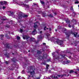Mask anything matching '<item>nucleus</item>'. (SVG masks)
<instances>
[{
  "instance_id": "obj_33",
  "label": "nucleus",
  "mask_w": 79,
  "mask_h": 79,
  "mask_svg": "<svg viewBox=\"0 0 79 79\" xmlns=\"http://www.w3.org/2000/svg\"><path fill=\"white\" fill-rule=\"evenodd\" d=\"M33 5L32 6H35V5H37V4L35 3H33Z\"/></svg>"
},
{
  "instance_id": "obj_52",
  "label": "nucleus",
  "mask_w": 79,
  "mask_h": 79,
  "mask_svg": "<svg viewBox=\"0 0 79 79\" xmlns=\"http://www.w3.org/2000/svg\"><path fill=\"white\" fill-rule=\"evenodd\" d=\"M58 28H61V27L60 26H59L58 27Z\"/></svg>"
},
{
  "instance_id": "obj_36",
  "label": "nucleus",
  "mask_w": 79,
  "mask_h": 79,
  "mask_svg": "<svg viewBox=\"0 0 79 79\" xmlns=\"http://www.w3.org/2000/svg\"><path fill=\"white\" fill-rule=\"evenodd\" d=\"M29 68H30V69H32V66H30L29 67Z\"/></svg>"
},
{
  "instance_id": "obj_48",
  "label": "nucleus",
  "mask_w": 79,
  "mask_h": 79,
  "mask_svg": "<svg viewBox=\"0 0 79 79\" xmlns=\"http://www.w3.org/2000/svg\"><path fill=\"white\" fill-rule=\"evenodd\" d=\"M43 45H46V43H43Z\"/></svg>"
},
{
  "instance_id": "obj_34",
  "label": "nucleus",
  "mask_w": 79,
  "mask_h": 79,
  "mask_svg": "<svg viewBox=\"0 0 79 79\" xmlns=\"http://www.w3.org/2000/svg\"><path fill=\"white\" fill-rule=\"evenodd\" d=\"M56 53H57L56 52H53V53H52V55H55V54H56Z\"/></svg>"
},
{
  "instance_id": "obj_16",
  "label": "nucleus",
  "mask_w": 79,
  "mask_h": 79,
  "mask_svg": "<svg viewBox=\"0 0 79 79\" xmlns=\"http://www.w3.org/2000/svg\"><path fill=\"white\" fill-rule=\"evenodd\" d=\"M38 39H42V37L40 35H38Z\"/></svg>"
},
{
  "instance_id": "obj_21",
  "label": "nucleus",
  "mask_w": 79,
  "mask_h": 79,
  "mask_svg": "<svg viewBox=\"0 0 79 79\" xmlns=\"http://www.w3.org/2000/svg\"><path fill=\"white\" fill-rule=\"evenodd\" d=\"M72 15L73 17H74V16H76V13H75V12H73V14H72Z\"/></svg>"
},
{
  "instance_id": "obj_9",
  "label": "nucleus",
  "mask_w": 79,
  "mask_h": 79,
  "mask_svg": "<svg viewBox=\"0 0 79 79\" xmlns=\"http://www.w3.org/2000/svg\"><path fill=\"white\" fill-rule=\"evenodd\" d=\"M37 23H38V21L36 22V23H34L35 24V25L34 26V28H37L38 27Z\"/></svg>"
},
{
  "instance_id": "obj_54",
  "label": "nucleus",
  "mask_w": 79,
  "mask_h": 79,
  "mask_svg": "<svg viewBox=\"0 0 79 79\" xmlns=\"http://www.w3.org/2000/svg\"><path fill=\"white\" fill-rule=\"evenodd\" d=\"M77 70L78 71H79V69H77Z\"/></svg>"
},
{
  "instance_id": "obj_6",
  "label": "nucleus",
  "mask_w": 79,
  "mask_h": 79,
  "mask_svg": "<svg viewBox=\"0 0 79 79\" xmlns=\"http://www.w3.org/2000/svg\"><path fill=\"white\" fill-rule=\"evenodd\" d=\"M74 58H73L71 57V56H69V58H70V59H71V60H76V59H77V56H73Z\"/></svg>"
},
{
  "instance_id": "obj_64",
  "label": "nucleus",
  "mask_w": 79,
  "mask_h": 79,
  "mask_svg": "<svg viewBox=\"0 0 79 79\" xmlns=\"http://www.w3.org/2000/svg\"><path fill=\"white\" fill-rule=\"evenodd\" d=\"M48 8H49V6H48Z\"/></svg>"
},
{
  "instance_id": "obj_2",
  "label": "nucleus",
  "mask_w": 79,
  "mask_h": 79,
  "mask_svg": "<svg viewBox=\"0 0 79 79\" xmlns=\"http://www.w3.org/2000/svg\"><path fill=\"white\" fill-rule=\"evenodd\" d=\"M65 57V55L63 54H61L60 55H56V56H53V59L54 60H58L60 58H64Z\"/></svg>"
},
{
  "instance_id": "obj_60",
  "label": "nucleus",
  "mask_w": 79,
  "mask_h": 79,
  "mask_svg": "<svg viewBox=\"0 0 79 79\" xmlns=\"http://www.w3.org/2000/svg\"><path fill=\"white\" fill-rule=\"evenodd\" d=\"M28 52H30V50L28 51Z\"/></svg>"
},
{
  "instance_id": "obj_26",
  "label": "nucleus",
  "mask_w": 79,
  "mask_h": 79,
  "mask_svg": "<svg viewBox=\"0 0 79 79\" xmlns=\"http://www.w3.org/2000/svg\"><path fill=\"white\" fill-rule=\"evenodd\" d=\"M40 3L42 4V5H44V2L41 1V0H40Z\"/></svg>"
},
{
  "instance_id": "obj_30",
  "label": "nucleus",
  "mask_w": 79,
  "mask_h": 79,
  "mask_svg": "<svg viewBox=\"0 0 79 79\" xmlns=\"http://www.w3.org/2000/svg\"><path fill=\"white\" fill-rule=\"evenodd\" d=\"M6 38H7V39L10 38V37H9V36L7 35H6Z\"/></svg>"
},
{
  "instance_id": "obj_8",
  "label": "nucleus",
  "mask_w": 79,
  "mask_h": 79,
  "mask_svg": "<svg viewBox=\"0 0 79 79\" xmlns=\"http://www.w3.org/2000/svg\"><path fill=\"white\" fill-rule=\"evenodd\" d=\"M5 47H6V48H11V47L10 46V45L9 44H6L4 45Z\"/></svg>"
},
{
  "instance_id": "obj_53",
  "label": "nucleus",
  "mask_w": 79,
  "mask_h": 79,
  "mask_svg": "<svg viewBox=\"0 0 79 79\" xmlns=\"http://www.w3.org/2000/svg\"><path fill=\"white\" fill-rule=\"evenodd\" d=\"M54 15H56V13H54Z\"/></svg>"
},
{
  "instance_id": "obj_1",
  "label": "nucleus",
  "mask_w": 79,
  "mask_h": 79,
  "mask_svg": "<svg viewBox=\"0 0 79 79\" xmlns=\"http://www.w3.org/2000/svg\"><path fill=\"white\" fill-rule=\"evenodd\" d=\"M50 40L52 42H56L59 45H62L63 44V41L60 40L58 39H55L54 37L51 38Z\"/></svg>"
},
{
  "instance_id": "obj_23",
  "label": "nucleus",
  "mask_w": 79,
  "mask_h": 79,
  "mask_svg": "<svg viewBox=\"0 0 79 79\" xmlns=\"http://www.w3.org/2000/svg\"><path fill=\"white\" fill-rule=\"evenodd\" d=\"M46 29H48V28H47V27L45 26V27H44V31H46Z\"/></svg>"
},
{
  "instance_id": "obj_18",
  "label": "nucleus",
  "mask_w": 79,
  "mask_h": 79,
  "mask_svg": "<svg viewBox=\"0 0 79 79\" xmlns=\"http://www.w3.org/2000/svg\"><path fill=\"white\" fill-rule=\"evenodd\" d=\"M5 63L6 64H8L9 63H10V61H5Z\"/></svg>"
},
{
  "instance_id": "obj_28",
  "label": "nucleus",
  "mask_w": 79,
  "mask_h": 79,
  "mask_svg": "<svg viewBox=\"0 0 79 79\" xmlns=\"http://www.w3.org/2000/svg\"><path fill=\"white\" fill-rule=\"evenodd\" d=\"M76 34H75V33H73V35L74 36V37H76V36H77V33L76 32Z\"/></svg>"
},
{
  "instance_id": "obj_17",
  "label": "nucleus",
  "mask_w": 79,
  "mask_h": 79,
  "mask_svg": "<svg viewBox=\"0 0 79 79\" xmlns=\"http://www.w3.org/2000/svg\"><path fill=\"white\" fill-rule=\"evenodd\" d=\"M34 74V71L30 72V74L31 75H33Z\"/></svg>"
},
{
  "instance_id": "obj_51",
  "label": "nucleus",
  "mask_w": 79,
  "mask_h": 79,
  "mask_svg": "<svg viewBox=\"0 0 79 79\" xmlns=\"http://www.w3.org/2000/svg\"><path fill=\"white\" fill-rule=\"evenodd\" d=\"M40 34H42V31H41L40 32Z\"/></svg>"
},
{
  "instance_id": "obj_40",
  "label": "nucleus",
  "mask_w": 79,
  "mask_h": 79,
  "mask_svg": "<svg viewBox=\"0 0 79 79\" xmlns=\"http://www.w3.org/2000/svg\"><path fill=\"white\" fill-rule=\"evenodd\" d=\"M49 31H52V28H49Z\"/></svg>"
},
{
  "instance_id": "obj_42",
  "label": "nucleus",
  "mask_w": 79,
  "mask_h": 79,
  "mask_svg": "<svg viewBox=\"0 0 79 79\" xmlns=\"http://www.w3.org/2000/svg\"><path fill=\"white\" fill-rule=\"evenodd\" d=\"M47 61H48V62L50 61V59H48L47 60Z\"/></svg>"
},
{
  "instance_id": "obj_39",
  "label": "nucleus",
  "mask_w": 79,
  "mask_h": 79,
  "mask_svg": "<svg viewBox=\"0 0 79 79\" xmlns=\"http://www.w3.org/2000/svg\"><path fill=\"white\" fill-rule=\"evenodd\" d=\"M1 37H3L4 36V35H0Z\"/></svg>"
},
{
  "instance_id": "obj_59",
  "label": "nucleus",
  "mask_w": 79,
  "mask_h": 79,
  "mask_svg": "<svg viewBox=\"0 0 79 79\" xmlns=\"http://www.w3.org/2000/svg\"><path fill=\"white\" fill-rule=\"evenodd\" d=\"M56 31H57V30L56 29Z\"/></svg>"
},
{
  "instance_id": "obj_3",
  "label": "nucleus",
  "mask_w": 79,
  "mask_h": 79,
  "mask_svg": "<svg viewBox=\"0 0 79 79\" xmlns=\"http://www.w3.org/2000/svg\"><path fill=\"white\" fill-rule=\"evenodd\" d=\"M27 17V15L22 14L20 15H19L17 18V20H18L19 19H21V18H26Z\"/></svg>"
},
{
  "instance_id": "obj_49",
  "label": "nucleus",
  "mask_w": 79,
  "mask_h": 79,
  "mask_svg": "<svg viewBox=\"0 0 79 79\" xmlns=\"http://www.w3.org/2000/svg\"><path fill=\"white\" fill-rule=\"evenodd\" d=\"M20 77H21V76H19L18 77V79H19L20 78Z\"/></svg>"
},
{
  "instance_id": "obj_12",
  "label": "nucleus",
  "mask_w": 79,
  "mask_h": 79,
  "mask_svg": "<svg viewBox=\"0 0 79 79\" xmlns=\"http://www.w3.org/2000/svg\"><path fill=\"white\" fill-rule=\"evenodd\" d=\"M66 35H67V37H69V35H70V33L68 32H67L65 33Z\"/></svg>"
},
{
  "instance_id": "obj_56",
  "label": "nucleus",
  "mask_w": 79,
  "mask_h": 79,
  "mask_svg": "<svg viewBox=\"0 0 79 79\" xmlns=\"http://www.w3.org/2000/svg\"><path fill=\"white\" fill-rule=\"evenodd\" d=\"M40 77H38L37 78V79H40Z\"/></svg>"
},
{
  "instance_id": "obj_47",
  "label": "nucleus",
  "mask_w": 79,
  "mask_h": 79,
  "mask_svg": "<svg viewBox=\"0 0 79 79\" xmlns=\"http://www.w3.org/2000/svg\"><path fill=\"white\" fill-rule=\"evenodd\" d=\"M64 53H67V51L66 50V51H64Z\"/></svg>"
},
{
  "instance_id": "obj_43",
  "label": "nucleus",
  "mask_w": 79,
  "mask_h": 79,
  "mask_svg": "<svg viewBox=\"0 0 79 79\" xmlns=\"http://www.w3.org/2000/svg\"><path fill=\"white\" fill-rule=\"evenodd\" d=\"M33 9H32V8H30V10L31 11H32V10H33Z\"/></svg>"
},
{
  "instance_id": "obj_19",
  "label": "nucleus",
  "mask_w": 79,
  "mask_h": 79,
  "mask_svg": "<svg viewBox=\"0 0 79 79\" xmlns=\"http://www.w3.org/2000/svg\"><path fill=\"white\" fill-rule=\"evenodd\" d=\"M48 67H49V65H47L46 66V71H48Z\"/></svg>"
},
{
  "instance_id": "obj_57",
  "label": "nucleus",
  "mask_w": 79,
  "mask_h": 79,
  "mask_svg": "<svg viewBox=\"0 0 79 79\" xmlns=\"http://www.w3.org/2000/svg\"><path fill=\"white\" fill-rule=\"evenodd\" d=\"M22 72H23V73H24V70H23V71H22Z\"/></svg>"
},
{
  "instance_id": "obj_20",
  "label": "nucleus",
  "mask_w": 79,
  "mask_h": 79,
  "mask_svg": "<svg viewBox=\"0 0 79 79\" xmlns=\"http://www.w3.org/2000/svg\"><path fill=\"white\" fill-rule=\"evenodd\" d=\"M11 60L12 61H13V62H15V61H16V60L14 58L13 59H11Z\"/></svg>"
},
{
  "instance_id": "obj_32",
  "label": "nucleus",
  "mask_w": 79,
  "mask_h": 79,
  "mask_svg": "<svg viewBox=\"0 0 79 79\" xmlns=\"http://www.w3.org/2000/svg\"><path fill=\"white\" fill-rule=\"evenodd\" d=\"M67 63H71V61L69 60H68L67 61Z\"/></svg>"
},
{
  "instance_id": "obj_7",
  "label": "nucleus",
  "mask_w": 79,
  "mask_h": 79,
  "mask_svg": "<svg viewBox=\"0 0 79 79\" xmlns=\"http://www.w3.org/2000/svg\"><path fill=\"white\" fill-rule=\"evenodd\" d=\"M29 38H30V37L27 35H24L23 37V39H24V40L27 39H27H29Z\"/></svg>"
},
{
  "instance_id": "obj_63",
  "label": "nucleus",
  "mask_w": 79,
  "mask_h": 79,
  "mask_svg": "<svg viewBox=\"0 0 79 79\" xmlns=\"http://www.w3.org/2000/svg\"><path fill=\"white\" fill-rule=\"evenodd\" d=\"M29 77H30V76L29 75Z\"/></svg>"
},
{
  "instance_id": "obj_45",
  "label": "nucleus",
  "mask_w": 79,
  "mask_h": 79,
  "mask_svg": "<svg viewBox=\"0 0 79 79\" xmlns=\"http://www.w3.org/2000/svg\"><path fill=\"white\" fill-rule=\"evenodd\" d=\"M35 43H36V44H37V43H38L39 42V41H35Z\"/></svg>"
},
{
  "instance_id": "obj_41",
  "label": "nucleus",
  "mask_w": 79,
  "mask_h": 79,
  "mask_svg": "<svg viewBox=\"0 0 79 79\" xmlns=\"http://www.w3.org/2000/svg\"><path fill=\"white\" fill-rule=\"evenodd\" d=\"M5 56H6V57H7V58H9V56H8V55H6Z\"/></svg>"
},
{
  "instance_id": "obj_61",
  "label": "nucleus",
  "mask_w": 79,
  "mask_h": 79,
  "mask_svg": "<svg viewBox=\"0 0 79 79\" xmlns=\"http://www.w3.org/2000/svg\"><path fill=\"white\" fill-rule=\"evenodd\" d=\"M5 19H4L3 20V21H5Z\"/></svg>"
},
{
  "instance_id": "obj_15",
  "label": "nucleus",
  "mask_w": 79,
  "mask_h": 79,
  "mask_svg": "<svg viewBox=\"0 0 79 79\" xmlns=\"http://www.w3.org/2000/svg\"><path fill=\"white\" fill-rule=\"evenodd\" d=\"M33 40H35V39H34V38L32 39V38H30V41L31 42H34V41Z\"/></svg>"
},
{
  "instance_id": "obj_62",
  "label": "nucleus",
  "mask_w": 79,
  "mask_h": 79,
  "mask_svg": "<svg viewBox=\"0 0 79 79\" xmlns=\"http://www.w3.org/2000/svg\"><path fill=\"white\" fill-rule=\"evenodd\" d=\"M50 35H49V37H50Z\"/></svg>"
},
{
  "instance_id": "obj_14",
  "label": "nucleus",
  "mask_w": 79,
  "mask_h": 79,
  "mask_svg": "<svg viewBox=\"0 0 79 79\" xmlns=\"http://www.w3.org/2000/svg\"><path fill=\"white\" fill-rule=\"evenodd\" d=\"M64 20L66 21V23H69L70 21L69 20H68V19H67L66 20L64 19Z\"/></svg>"
},
{
  "instance_id": "obj_25",
  "label": "nucleus",
  "mask_w": 79,
  "mask_h": 79,
  "mask_svg": "<svg viewBox=\"0 0 79 79\" xmlns=\"http://www.w3.org/2000/svg\"><path fill=\"white\" fill-rule=\"evenodd\" d=\"M17 40H20V39H21V38L19 36H17Z\"/></svg>"
},
{
  "instance_id": "obj_37",
  "label": "nucleus",
  "mask_w": 79,
  "mask_h": 79,
  "mask_svg": "<svg viewBox=\"0 0 79 79\" xmlns=\"http://www.w3.org/2000/svg\"><path fill=\"white\" fill-rule=\"evenodd\" d=\"M6 8V7L5 6H3L2 7V9H3V10H4V9H5V8Z\"/></svg>"
},
{
  "instance_id": "obj_35",
  "label": "nucleus",
  "mask_w": 79,
  "mask_h": 79,
  "mask_svg": "<svg viewBox=\"0 0 79 79\" xmlns=\"http://www.w3.org/2000/svg\"><path fill=\"white\" fill-rule=\"evenodd\" d=\"M20 32H23V29H20Z\"/></svg>"
},
{
  "instance_id": "obj_58",
  "label": "nucleus",
  "mask_w": 79,
  "mask_h": 79,
  "mask_svg": "<svg viewBox=\"0 0 79 79\" xmlns=\"http://www.w3.org/2000/svg\"><path fill=\"white\" fill-rule=\"evenodd\" d=\"M47 37H48V35H47Z\"/></svg>"
},
{
  "instance_id": "obj_50",
  "label": "nucleus",
  "mask_w": 79,
  "mask_h": 79,
  "mask_svg": "<svg viewBox=\"0 0 79 79\" xmlns=\"http://www.w3.org/2000/svg\"><path fill=\"white\" fill-rule=\"evenodd\" d=\"M74 73L76 74H77V72H75Z\"/></svg>"
},
{
  "instance_id": "obj_24",
  "label": "nucleus",
  "mask_w": 79,
  "mask_h": 79,
  "mask_svg": "<svg viewBox=\"0 0 79 79\" xmlns=\"http://www.w3.org/2000/svg\"><path fill=\"white\" fill-rule=\"evenodd\" d=\"M74 73V71L73 70H71L69 72V73L70 74H71V73Z\"/></svg>"
},
{
  "instance_id": "obj_38",
  "label": "nucleus",
  "mask_w": 79,
  "mask_h": 79,
  "mask_svg": "<svg viewBox=\"0 0 79 79\" xmlns=\"http://www.w3.org/2000/svg\"><path fill=\"white\" fill-rule=\"evenodd\" d=\"M49 17H53V15H49Z\"/></svg>"
},
{
  "instance_id": "obj_46",
  "label": "nucleus",
  "mask_w": 79,
  "mask_h": 79,
  "mask_svg": "<svg viewBox=\"0 0 79 79\" xmlns=\"http://www.w3.org/2000/svg\"><path fill=\"white\" fill-rule=\"evenodd\" d=\"M68 26H69V27H71V25H70V24H69L68 25Z\"/></svg>"
},
{
  "instance_id": "obj_11",
  "label": "nucleus",
  "mask_w": 79,
  "mask_h": 79,
  "mask_svg": "<svg viewBox=\"0 0 79 79\" xmlns=\"http://www.w3.org/2000/svg\"><path fill=\"white\" fill-rule=\"evenodd\" d=\"M23 6H25L26 8H29V5H27L26 4H23Z\"/></svg>"
},
{
  "instance_id": "obj_29",
  "label": "nucleus",
  "mask_w": 79,
  "mask_h": 79,
  "mask_svg": "<svg viewBox=\"0 0 79 79\" xmlns=\"http://www.w3.org/2000/svg\"><path fill=\"white\" fill-rule=\"evenodd\" d=\"M70 10L72 11H74V9H73V7L72 6L71 7Z\"/></svg>"
},
{
  "instance_id": "obj_22",
  "label": "nucleus",
  "mask_w": 79,
  "mask_h": 79,
  "mask_svg": "<svg viewBox=\"0 0 79 79\" xmlns=\"http://www.w3.org/2000/svg\"><path fill=\"white\" fill-rule=\"evenodd\" d=\"M40 53H41V52H40V51H37V54H38V55L40 54Z\"/></svg>"
},
{
  "instance_id": "obj_27",
  "label": "nucleus",
  "mask_w": 79,
  "mask_h": 79,
  "mask_svg": "<svg viewBox=\"0 0 79 79\" xmlns=\"http://www.w3.org/2000/svg\"><path fill=\"white\" fill-rule=\"evenodd\" d=\"M72 21L74 23H76V19H73L72 20Z\"/></svg>"
},
{
  "instance_id": "obj_44",
  "label": "nucleus",
  "mask_w": 79,
  "mask_h": 79,
  "mask_svg": "<svg viewBox=\"0 0 79 79\" xmlns=\"http://www.w3.org/2000/svg\"><path fill=\"white\" fill-rule=\"evenodd\" d=\"M10 14L11 15H13V14H14V12H10Z\"/></svg>"
},
{
  "instance_id": "obj_10",
  "label": "nucleus",
  "mask_w": 79,
  "mask_h": 79,
  "mask_svg": "<svg viewBox=\"0 0 79 79\" xmlns=\"http://www.w3.org/2000/svg\"><path fill=\"white\" fill-rule=\"evenodd\" d=\"M0 3H1V5H3V4H6L7 3V2L5 1H1L0 2Z\"/></svg>"
},
{
  "instance_id": "obj_55",
  "label": "nucleus",
  "mask_w": 79,
  "mask_h": 79,
  "mask_svg": "<svg viewBox=\"0 0 79 79\" xmlns=\"http://www.w3.org/2000/svg\"><path fill=\"white\" fill-rule=\"evenodd\" d=\"M54 1H55V2H56V1H57V0H53Z\"/></svg>"
},
{
  "instance_id": "obj_13",
  "label": "nucleus",
  "mask_w": 79,
  "mask_h": 79,
  "mask_svg": "<svg viewBox=\"0 0 79 79\" xmlns=\"http://www.w3.org/2000/svg\"><path fill=\"white\" fill-rule=\"evenodd\" d=\"M36 30H35V29L34 31H33L32 32V34L34 35H35V33H36Z\"/></svg>"
},
{
  "instance_id": "obj_5",
  "label": "nucleus",
  "mask_w": 79,
  "mask_h": 79,
  "mask_svg": "<svg viewBox=\"0 0 79 79\" xmlns=\"http://www.w3.org/2000/svg\"><path fill=\"white\" fill-rule=\"evenodd\" d=\"M46 56H47V55H44L43 57L41 56H40L39 57V59L40 60H42V59H44V58H46Z\"/></svg>"
},
{
  "instance_id": "obj_31",
  "label": "nucleus",
  "mask_w": 79,
  "mask_h": 79,
  "mask_svg": "<svg viewBox=\"0 0 79 79\" xmlns=\"http://www.w3.org/2000/svg\"><path fill=\"white\" fill-rule=\"evenodd\" d=\"M75 4H77L79 3V2H78V1H76L75 2Z\"/></svg>"
},
{
  "instance_id": "obj_4",
  "label": "nucleus",
  "mask_w": 79,
  "mask_h": 79,
  "mask_svg": "<svg viewBox=\"0 0 79 79\" xmlns=\"http://www.w3.org/2000/svg\"><path fill=\"white\" fill-rule=\"evenodd\" d=\"M64 76H66V74L58 75L57 76H54L53 77V76H51V77H52V79H56V78H58V77H62Z\"/></svg>"
}]
</instances>
